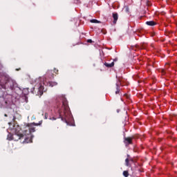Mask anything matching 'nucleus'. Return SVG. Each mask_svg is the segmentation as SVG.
I'll return each instance as SVG.
<instances>
[{
	"instance_id": "20e7f679",
	"label": "nucleus",
	"mask_w": 177,
	"mask_h": 177,
	"mask_svg": "<svg viewBox=\"0 0 177 177\" xmlns=\"http://www.w3.org/2000/svg\"><path fill=\"white\" fill-rule=\"evenodd\" d=\"M16 133L14 135L8 134V140H16L17 136H18V139H23L24 138V134L20 133V127L18 126V129H15Z\"/></svg>"
},
{
	"instance_id": "dca6fc26",
	"label": "nucleus",
	"mask_w": 177,
	"mask_h": 177,
	"mask_svg": "<svg viewBox=\"0 0 177 177\" xmlns=\"http://www.w3.org/2000/svg\"><path fill=\"white\" fill-rule=\"evenodd\" d=\"M123 176H124V177L129 176V172H128V171H123Z\"/></svg>"
},
{
	"instance_id": "f8f14e48",
	"label": "nucleus",
	"mask_w": 177,
	"mask_h": 177,
	"mask_svg": "<svg viewBox=\"0 0 177 177\" xmlns=\"http://www.w3.org/2000/svg\"><path fill=\"white\" fill-rule=\"evenodd\" d=\"M113 24H116L117 20H118V14L117 12L113 13Z\"/></svg>"
},
{
	"instance_id": "393cba45",
	"label": "nucleus",
	"mask_w": 177,
	"mask_h": 177,
	"mask_svg": "<svg viewBox=\"0 0 177 177\" xmlns=\"http://www.w3.org/2000/svg\"><path fill=\"white\" fill-rule=\"evenodd\" d=\"M117 60H118V59L115 58V59L113 60V63H114V62H117Z\"/></svg>"
},
{
	"instance_id": "2eb2a0df",
	"label": "nucleus",
	"mask_w": 177,
	"mask_h": 177,
	"mask_svg": "<svg viewBox=\"0 0 177 177\" xmlns=\"http://www.w3.org/2000/svg\"><path fill=\"white\" fill-rule=\"evenodd\" d=\"M48 85H49V86H51V87L56 86V85H57V82H49Z\"/></svg>"
},
{
	"instance_id": "4be33fe9",
	"label": "nucleus",
	"mask_w": 177,
	"mask_h": 177,
	"mask_svg": "<svg viewBox=\"0 0 177 177\" xmlns=\"http://www.w3.org/2000/svg\"><path fill=\"white\" fill-rule=\"evenodd\" d=\"M45 118H46V120H47L48 119V113H45Z\"/></svg>"
},
{
	"instance_id": "a878e982",
	"label": "nucleus",
	"mask_w": 177,
	"mask_h": 177,
	"mask_svg": "<svg viewBox=\"0 0 177 177\" xmlns=\"http://www.w3.org/2000/svg\"><path fill=\"white\" fill-rule=\"evenodd\" d=\"M4 117H8V114L5 113Z\"/></svg>"
},
{
	"instance_id": "6e6552de",
	"label": "nucleus",
	"mask_w": 177,
	"mask_h": 177,
	"mask_svg": "<svg viewBox=\"0 0 177 177\" xmlns=\"http://www.w3.org/2000/svg\"><path fill=\"white\" fill-rule=\"evenodd\" d=\"M2 106H3L4 107H10L12 106V100L10 99H8V100H4L2 102H1Z\"/></svg>"
},
{
	"instance_id": "0eeeda50",
	"label": "nucleus",
	"mask_w": 177,
	"mask_h": 177,
	"mask_svg": "<svg viewBox=\"0 0 177 177\" xmlns=\"http://www.w3.org/2000/svg\"><path fill=\"white\" fill-rule=\"evenodd\" d=\"M138 138H139V136H133L131 137H124V145H126V146H129V145H132V140H133V139H138Z\"/></svg>"
},
{
	"instance_id": "412c9836",
	"label": "nucleus",
	"mask_w": 177,
	"mask_h": 177,
	"mask_svg": "<svg viewBox=\"0 0 177 177\" xmlns=\"http://www.w3.org/2000/svg\"><path fill=\"white\" fill-rule=\"evenodd\" d=\"M87 42H88V44H92V42L93 41H92V39H89L87 40Z\"/></svg>"
},
{
	"instance_id": "423d86ee",
	"label": "nucleus",
	"mask_w": 177,
	"mask_h": 177,
	"mask_svg": "<svg viewBox=\"0 0 177 177\" xmlns=\"http://www.w3.org/2000/svg\"><path fill=\"white\" fill-rule=\"evenodd\" d=\"M6 84L7 86L10 87V89L13 91L15 88L17 87V83H16V81L12 80L10 77H7Z\"/></svg>"
},
{
	"instance_id": "f257e3e1",
	"label": "nucleus",
	"mask_w": 177,
	"mask_h": 177,
	"mask_svg": "<svg viewBox=\"0 0 177 177\" xmlns=\"http://www.w3.org/2000/svg\"><path fill=\"white\" fill-rule=\"evenodd\" d=\"M42 122L39 123H28L24 124V140L23 141V143H32V138H31V133L32 132H35V127H34V125L35 127H38V125H41Z\"/></svg>"
},
{
	"instance_id": "aec40b11",
	"label": "nucleus",
	"mask_w": 177,
	"mask_h": 177,
	"mask_svg": "<svg viewBox=\"0 0 177 177\" xmlns=\"http://www.w3.org/2000/svg\"><path fill=\"white\" fill-rule=\"evenodd\" d=\"M161 73H162V74L163 75H165V70L162 69V70H161Z\"/></svg>"
},
{
	"instance_id": "39448f33",
	"label": "nucleus",
	"mask_w": 177,
	"mask_h": 177,
	"mask_svg": "<svg viewBox=\"0 0 177 177\" xmlns=\"http://www.w3.org/2000/svg\"><path fill=\"white\" fill-rule=\"evenodd\" d=\"M32 92L36 94V96H42L44 95V85H42V83L35 85Z\"/></svg>"
},
{
	"instance_id": "9b49d317",
	"label": "nucleus",
	"mask_w": 177,
	"mask_h": 177,
	"mask_svg": "<svg viewBox=\"0 0 177 177\" xmlns=\"http://www.w3.org/2000/svg\"><path fill=\"white\" fill-rule=\"evenodd\" d=\"M55 75L53 74V71L52 70H48L46 72V76L48 77L49 78H55Z\"/></svg>"
},
{
	"instance_id": "7ed1b4c3",
	"label": "nucleus",
	"mask_w": 177,
	"mask_h": 177,
	"mask_svg": "<svg viewBox=\"0 0 177 177\" xmlns=\"http://www.w3.org/2000/svg\"><path fill=\"white\" fill-rule=\"evenodd\" d=\"M116 79L117 82L114 87V91L115 95H118L121 91V85H122V82H124V77L121 75H116Z\"/></svg>"
},
{
	"instance_id": "f03ea898",
	"label": "nucleus",
	"mask_w": 177,
	"mask_h": 177,
	"mask_svg": "<svg viewBox=\"0 0 177 177\" xmlns=\"http://www.w3.org/2000/svg\"><path fill=\"white\" fill-rule=\"evenodd\" d=\"M57 107L58 109V113L59 115V118H61L63 121V120L68 115V111L70 110V108L68 107V102H67L66 98L62 97V102L57 103Z\"/></svg>"
},
{
	"instance_id": "a211bd4d",
	"label": "nucleus",
	"mask_w": 177,
	"mask_h": 177,
	"mask_svg": "<svg viewBox=\"0 0 177 177\" xmlns=\"http://www.w3.org/2000/svg\"><path fill=\"white\" fill-rule=\"evenodd\" d=\"M54 73L56 74H59V70L57 69L56 68H54Z\"/></svg>"
},
{
	"instance_id": "b1692460",
	"label": "nucleus",
	"mask_w": 177,
	"mask_h": 177,
	"mask_svg": "<svg viewBox=\"0 0 177 177\" xmlns=\"http://www.w3.org/2000/svg\"><path fill=\"white\" fill-rule=\"evenodd\" d=\"M20 70H21V68H16V71H20Z\"/></svg>"
},
{
	"instance_id": "6ab92c4d",
	"label": "nucleus",
	"mask_w": 177,
	"mask_h": 177,
	"mask_svg": "<svg viewBox=\"0 0 177 177\" xmlns=\"http://www.w3.org/2000/svg\"><path fill=\"white\" fill-rule=\"evenodd\" d=\"M3 75H5V73H3L1 70H0V77H3Z\"/></svg>"
},
{
	"instance_id": "f3484780",
	"label": "nucleus",
	"mask_w": 177,
	"mask_h": 177,
	"mask_svg": "<svg viewBox=\"0 0 177 177\" xmlns=\"http://www.w3.org/2000/svg\"><path fill=\"white\" fill-rule=\"evenodd\" d=\"M90 21L91 23H97V24L100 23V21H97V19H91Z\"/></svg>"
},
{
	"instance_id": "bb28decb",
	"label": "nucleus",
	"mask_w": 177,
	"mask_h": 177,
	"mask_svg": "<svg viewBox=\"0 0 177 177\" xmlns=\"http://www.w3.org/2000/svg\"><path fill=\"white\" fill-rule=\"evenodd\" d=\"M53 120H56V118H53Z\"/></svg>"
},
{
	"instance_id": "ddd939ff",
	"label": "nucleus",
	"mask_w": 177,
	"mask_h": 177,
	"mask_svg": "<svg viewBox=\"0 0 177 177\" xmlns=\"http://www.w3.org/2000/svg\"><path fill=\"white\" fill-rule=\"evenodd\" d=\"M145 24H147V26H150L151 27L157 25V23H156V21H148Z\"/></svg>"
},
{
	"instance_id": "1a4fd4ad",
	"label": "nucleus",
	"mask_w": 177,
	"mask_h": 177,
	"mask_svg": "<svg viewBox=\"0 0 177 177\" xmlns=\"http://www.w3.org/2000/svg\"><path fill=\"white\" fill-rule=\"evenodd\" d=\"M131 162H133V159L129 158V155H127V158L125 159L126 167H131Z\"/></svg>"
},
{
	"instance_id": "9d476101",
	"label": "nucleus",
	"mask_w": 177,
	"mask_h": 177,
	"mask_svg": "<svg viewBox=\"0 0 177 177\" xmlns=\"http://www.w3.org/2000/svg\"><path fill=\"white\" fill-rule=\"evenodd\" d=\"M14 112L15 110H13L11 107L7 109V114H8V115H10V117H13V120H15L16 117L13 115Z\"/></svg>"
},
{
	"instance_id": "5701e85b",
	"label": "nucleus",
	"mask_w": 177,
	"mask_h": 177,
	"mask_svg": "<svg viewBox=\"0 0 177 177\" xmlns=\"http://www.w3.org/2000/svg\"><path fill=\"white\" fill-rule=\"evenodd\" d=\"M126 12H129V8H128V7L126 8Z\"/></svg>"
},
{
	"instance_id": "4468645a",
	"label": "nucleus",
	"mask_w": 177,
	"mask_h": 177,
	"mask_svg": "<svg viewBox=\"0 0 177 177\" xmlns=\"http://www.w3.org/2000/svg\"><path fill=\"white\" fill-rule=\"evenodd\" d=\"M104 64L106 67H108V68H110L111 67H114V62H112L111 64L105 62Z\"/></svg>"
}]
</instances>
